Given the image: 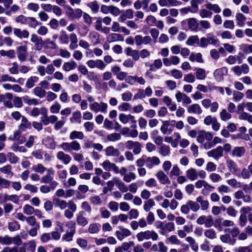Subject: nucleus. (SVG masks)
Masks as SVG:
<instances>
[{
	"label": "nucleus",
	"mask_w": 252,
	"mask_h": 252,
	"mask_svg": "<svg viewBox=\"0 0 252 252\" xmlns=\"http://www.w3.org/2000/svg\"><path fill=\"white\" fill-rule=\"evenodd\" d=\"M116 186L119 190L122 192H126L128 190L127 186L124 182L121 181L119 177L118 181L116 182Z\"/></svg>",
	"instance_id": "40"
},
{
	"label": "nucleus",
	"mask_w": 252,
	"mask_h": 252,
	"mask_svg": "<svg viewBox=\"0 0 252 252\" xmlns=\"http://www.w3.org/2000/svg\"><path fill=\"white\" fill-rule=\"evenodd\" d=\"M34 94L39 98H43L45 96L46 92L45 90L40 87H36L33 90Z\"/></svg>",
	"instance_id": "33"
},
{
	"label": "nucleus",
	"mask_w": 252,
	"mask_h": 252,
	"mask_svg": "<svg viewBox=\"0 0 252 252\" xmlns=\"http://www.w3.org/2000/svg\"><path fill=\"white\" fill-rule=\"evenodd\" d=\"M81 113L80 111H77L73 113L72 117L70 119V122L72 123H81Z\"/></svg>",
	"instance_id": "44"
},
{
	"label": "nucleus",
	"mask_w": 252,
	"mask_h": 252,
	"mask_svg": "<svg viewBox=\"0 0 252 252\" xmlns=\"http://www.w3.org/2000/svg\"><path fill=\"white\" fill-rule=\"evenodd\" d=\"M100 224L97 223H94L90 224L88 231L91 234L97 233L100 230Z\"/></svg>",
	"instance_id": "41"
},
{
	"label": "nucleus",
	"mask_w": 252,
	"mask_h": 252,
	"mask_svg": "<svg viewBox=\"0 0 252 252\" xmlns=\"http://www.w3.org/2000/svg\"><path fill=\"white\" fill-rule=\"evenodd\" d=\"M226 165L229 171L233 174H235L238 171L237 164L232 159L226 160Z\"/></svg>",
	"instance_id": "24"
},
{
	"label": "nucleus",
	"mask_w": 252,
	"mask_h": 252,
	"mask_svg": "<svg viewBox=\"0 0 252 252\" xmlns=\"http://www.w3.org/2000/svg\"><path fill=\"white\" fill-rule=\"evenodd\" d=\"M11 181L0 176V190L9 187Z\"/></svg>",
	"instance_id": "61"
},
{
	"label": "nucleus",
	"mask_w": 252,
	"mask_h": 252,
	"mask_svg": "<svg viewBox=\"0 0 252 252\" xmlns=\"http://www.w3.org/2000/svg\"><path fill=\"white\" fill-rule=\"evenodd\" d=\"M13 98V95L9 93H5V94H0V102H3L4 106L11 108L13 105L11 102V100Z\"/></svg>",
	"instance_id": "8"
},
{
	"label": "nucleus",
	"mask_w": 252,
	"mask_h": 252,
	"mask_svg": "<svg viewBox=\"0 0 252 252\" xmlns=\"http://www.w3.org/2000/svg\"><path fill=\"white\" fill-rule=\"evenodd\" d=\"M101 166L107 171H113L115 174L119 173L118 166L115 163L111 162L108 159L105 160L101 164Z\"/></svg>",
	"instance_id": "7"
},
{
	"label": "nucleus",
	"mask_w": 252,
	"mask_h": 252,
	"mask_svg": "<svg viewBox=\"0 0 252 252\" xmlns=\"http://www.w3.org/2000/svg\"><path fill=\"white\" fill-rule=\"evenodd\" d=\"M77 66V63L75 61H71L70 62H65L63 63V69L66 72H68L75 69Z\"/></svg>",
	"instance_id": "23"
},
{
	"label": "nucleus",
	"mask_w": 252,
	"mask_h": 252,
	"mask_svg": "<svg viewBox=\"0 0 252 252\" xmlns=\"http://www.w3.org/2000/svg\"><path fill=\"white\" fill-rule=\"evenodd\" d=\"M136 238L139 242L149 239H151L155 241L158 239V235L153 230H146L138 233L136 234Z\"/></svg>",
	"instance_id": "2"
},
{
	"label": "nucleus",
	"mask_w": 252,
	"mask_h": 252,
	"mask_svg": "<svg viewBox=\"0 0 252 252\" xmlns=\"http://www.w3.org/2000/svg\"><path fill=\"white\" fill-rule=\"evenodd\" d=\"M87 5L94 13H96L98 12L99 6L96 0L89 2Z\"/></svg>",
	"instance_id": "51"
},
{
	"label": "nucleus",
	"mask_w": 252,
	"mask_h": 252,
	"mask_svg": "<svg viewBox=\"0 0 252 252\" xmlns=\"http://www.w3.org/2000/svg\"><path fill=\"white\" fill-rule=\"evenodd\" d=\"M125 147L128 150H132L135 155H138L141 151V144L137 141L128 140L125 143Z\"/></svg>",
	"instance_id": "6"
},
{
	"label": "nucleus",
	"mask_w": 252,
	"mask_h": 252,
	"mask_svg": "<svg viewBox=\"0 0 252 252\" xmlns=\"http://www.w3.org/2000/svg\"><path fill=\"white\" fill-rule=\"evenodd\" d=\"M107 40L109 42H114L118 41H123L124 40L123 36L119 33H112L109 34L107 37Z\"/></svg>",
	"instance_id": "22"
},
{
	"label": "nucleus",
	"mask_w": 252,
	"mask_h": 252,
	"mask_svg": "<svg viewBox=\"0 0 252 252\" xmlns=\"http://www.w3.org/2000/svg\"><path fill=\"white\" fill-rule=\"evenodd\" d=\"M69 137L71 140H74L76 139L82 140L84 138V134L82 131L73 130L70 133Z\"/></svg>",
	"instance_id": "25"
},
{
	"label": "nucleus",
	"mask_w": 252,
	"mask_h": 252,
	"mask_svg": "<svg viewBox=\"0 0 252 252\" xmlns=\"http://www.w3.org/2000/svg\"><path fill=\"white\" fill-rule=\"evenodd\" d=\"M134 119V116L130 114L126 115L122 113L119 115V120L121 123L124 124H127L129 121H130L131 119Z\"/></svg>",
	"instance_id": "32"
},
{
	"label": "nucleus",
	"mask_w": 252,
	"mask_h": 252,
	"mask_svg": "<svg viewBox=\"0 0 252 252\" xmlns=\"http://www.w3.org/2000/svg\"><path fill=\"white\" fill-rule=\"evenodd\" d=\"M188 112L189 114H196L200 115L202 113V110L200 106L197 103L189 105L187 107Z\"/></svg>",
	"instance_id": "17"
},
{
	"label": "nucleus",
	"mask_w": 252,
	"mask_h": 252,
	"mask_svg": "<svg viewBox=\"0 0 252 252\" xmlns=\"http://www.w3.org/2000/svg\"><path fill=\"white\" fill-rule=\"evenodd\" d=\"M23 212L28 216H32L35 212V209L29 204H25L23 208Z\"/></svg>",
	"instance_id": "38"
},
{
	"label": "nucleus",
	"mask_w": 252,
	"mask_h": 252,
	"mask_svg": "<svg viewBox=\"0 0 252 252\" xmlns=\"http://www.w3.org/2000/svg\"><path fill=\"white\" fill-rule=\"evenodd\" d=\"M27 223L32 227H40L39 223L36 221V218L33 216L28 217L26 220Z\"/></svg>",
	"instance_id": "36"
},
{
	"label": "nucleus",
	"mask_w": 252,
	"mask_h": 252,
	"mask_svg": "<svg viewBox=\"0 0 252 252\" xmlns=\"http://www.w3.org/2000/svg\"><path fill=\"white\" fill-rule=\"evenodd\" d=\"M236 19L237 20V25L240 27H243L245 25V21L246 17L242 13H237L236 15Z\"/></svg>",
	"instance_id": "37"
},
{
	"label": "nucleus",
	"mask_w": 252,
	"mask_h": 252,
	"mask_svg": "<svg viewBox=\"0 0 252 252\" xmlns=\"http://www.w3.org/2000/svg\"><path fill=\"white\" fill-rule=\"evenodd\" d=\"M199 25H200V27H199V31H205L210 29L211 27L210 23L207 20H200L199 22Z\"/></svg>",
	"instance_id": "45"
},
{
	"label": "nucleus",
	"mask_w": 252,
	"mask_h": 252,
	"mask_svg": "<svg viewBox=\"0 0 252 252\" xmlns=\"http://www.w3.org/2000/svg\"><path fill=\"white\" fill-rule=\"evenodd\" d=\"M231 113L228 112L225 109H223L220 113V118L223 121H226L230 120L232 116Z\"/></svg>",
	"instance_id": "50"
},
{
	"label": "nucleus",
	"mask_w": 252,
	"mask_h": 252,
	"mask_svg": "<svg viewBox=\"0 0 252 252\" xmlns=\"http://www.w3.org/2000/svg\"><path fill=\"white\" fill-rule=\"evenodd\" d=\"M46 172L47 174L45 175H43L41 178V183L49 184L54 179L55 170L53 169V168H48Z\"/></svg>",
	"instance_id": "11"
},
{
	"label": "nucleus",
	"mask_w": 252,
	"mask_h": 252,
	"mask_svg": "<svg viewBox=\"0 0 252 252\" xmlns=\"http://www.w3.org/2000/svg\"><path fill=\"white\" fill-rule=\"evenodd\" d=\"M196 202L200 204L201 208L202 210H206L209 207V203L207 200H203L202 196H198L196 199Z\"/></svg>",
	"instance_id": "28"
},
{
	"label": "nucleus",
	"mask_w": 252,
	"mask_h": 252,
	"mask_svg": "<svg viewBox=\"0 0 252 252\" xmlns=\"http://www.w3.org/2000/svg\"><path fill=\"white\" fill-rule=\"evenodd\" d=\"M156 176L161 184L170 183L168 177L162 171H158L156 174Z\"/></svg>",
	"instance_id": "20"
},
{
	"label": "nucleus",
	"mask_w": 252,
	"mask_h": 252,
	"mask_svg": "<svg viewBox=\"0 0 252 252\" xmlns=\"http://www.w3.org/2000/svg\"><path fill=\"white\" fill-rule=\"evenodd\" d=\"M89 37L91 41L94 42V45L97 44L99 43V34L97 32H91L89 33Z\"/></svg>",
	"instance_id": "52"
},
{
	"label": "nucleus",
	"mask_w": 252,
	"mask_h": 252,
	"mask_svg": "<svg viewBox=\"0 0 252 252\" xmlns=\"http://www.w3.org/2000/svg\"><path fill=\"white\" fill-rule=\"evenodd\" d=\"M8 228L10 231H14L20 228V225L18 221L15 220L8 223Z\"/></svg>",
	"instance_id": "64"
},
{
	"label": "nucleus",
	"mask_w": 252,
	"mask_h": 252,
	"mask_svg": "<svg viewBox=\"0 0 252 252\" xmlns=\"http://www.w3.org/2000/svg\"><path fill=\"white\" fill-rule=\"evenodd\" d=\"M61 108V104L57 101L54 102V103L50 107V111L52 114L58 113Z\"/></svg>",
	"instance_id": "63"
},
{
	"label": "nucleus",
	"mask_w": 252,
	"mask_h": 252,
	"mask_svg": "<svg viewBox=\"0 0 252 252\" xmlns=\"http://www.w3.org/2000/svg\"><path fill=\"white\" fill-rule=\"evenodd\" d=\"M228 69L226 67L217 69L214 72V76L215 79L218 81H220L223 79L224 75L227 73Z\"/></svg>",
	"instance_id": "14"
},
{
	"label": "nucleus",
	"mask_w": 252,
	"mask_h": 252,
	"mask_svg": "<svg viewBox=\"0 0 252 252\" xmlns=\"http://www.w3.org/2000/svg\"><path fill=\"white\" fill-rule=\"evenodd\" d=\"M160 163L159 158L156 156H146V167L149 169H152L154 166H158Z\"/></svg>",
	"instance_id": "12"
},
{
	"label": "nucleus",
	"mask_w": 252,
	"mask_h": 252,
	"mask_svg": "<svg viewBox=\"0 0 252 252\" xmlns=\"http://www.w3.org/2000/svg\"><path fill=\"white\" fill-rule=\"evenodd\" d=\"M136 175L135 173L130 172L127 173L123 177V181L126 183H130L131 181L135 180Z\"/></svg>",
	"instance_id": "54"
},
{
	"label": "nucleus",
	"mask_w": 252,
	"mask_h": 252,
	"mask_svg": "<svg viewBox=\"0 0 252 252\" xmlns=\"http://www.w3.org/2000/svg\"><path fill=\"white\" fill-rule=\"evenodd\" d=\"M155 205V202L153 199H149L145 202L143 209L146 212H149Z\"/></svg>",
	"instance_id": "56"
},
{
	"label": "nucleus",
	"mask_w": 252,
	"mask_h": 252,
	"mask_svg": "<svg viewBox=\"0 0 252 252\" xmlns=\"http://www.w3.org/2000/svg\"><path fill=\"white\" fill-rule=\"evenodd\" d=\"M60 148L66 152L72 151H79L81 147L80 143L76 140H72L71 142H63L60 145Z\"/></svg>",
	"instance_id": "3"
},
{
	"label": "nucleus",
	"mask_w": 252,
	"mask_h": 252,
	"mask_svg": "<svg viewBox=\"0 0 252 252\" xmlns=\"http://www.w3.org/2000/svg\"><path fill=\"white\" fill-rule=\"evenodd\" d=\"M199 39L197 35H191L187 39L186 44L189 46H194L195 44L198 46Z\"/></svg>",
	"instance_id": "26"
},
{
	"label": "nucleus",
	"mask_w": 252,
	"mask_h": 252,
	"mask_svg": "<svg viewBox=\"0 0 252 252\" xmlns=\"http://www.w3.org/2000/svg\"><path fill=\"white\" fill-rule=\"evenodd\" d=\"M206 71L203 68H198L196 72V78L198 80H204L206 77Z\"/></svg>",
	"instance_id": "59"
},
{
	"label": "nucleus",
	"mask_w": 252,
	"mask_h": 252,
	"mask_svg": "<svg viewBox=\"0 0 252 252\" xmlns=\"http://www.w3.org/2000/svg\"><path fill=\"white\" fill-rule=\"evenodd\" d=\"M207 155L209 157H212L215 159L218 160L223 156V148L221 146H218L207 152Z\"/></svg>",
	"instance_id": "9"
},
{
	"label": "nucleus",
	"mask_w": 252,
	"mask_h": 252,
	"mask_svg": "<svg viewBox=\"0 0 252 252\" xmlns=\"http://www.w3.org/2000/svg\"><path fill=\"white\" fill-rule=\"evenodd\" d=\"M245 152L244 147H235L231 152V156L233 157L241 158L244 155Z\"/></svg>",
	"instance_id": "21"
},
{
	"label": "nucleus",
	"mask_w": 252,
	"mask_h": 252,
	"mask_svg": "<svg viewBox=\"0 0 252 252\" xmlns=\"http://www.w3.org/2000/svg\"><path fill=\"white\" fill-rule=\"evenodd\" d=\"M38 81V77L36 76H32L27 79L26 83V87L28 89L32 88L34 84Z\"/></svg>",
	"instance_id": "43"
},
{
	"label": "nucleus",
	"mask_w": 252,
	"mask_h": 252,
	"mask_svg": "<svg viewBox=\"0 0 252 252\" xmlns=\"http://www.w3.org/2000/svg\"><path fill=\"white\" fill-rule=\"evenodd\" d=\"M89 107L90 110L95 113L100 112L105 114L107 112L108 104L102 101L99 103L94 102L93 103H90Z\"/></svg>",
	"instance_id": "4"
},
{
	"label": "nucleus",
	"mask_w": 252,
	"mask_h": 252,
	"mask_svg": "<svg viewBox=\"0 0 252 252\" xmlns=\"http://www.w3.org/2000/svg\"><path fill=\"white\" fill-rule=\"evenodd\" d=\"M206 7L210 10H212L214 12L218 13L221 11V9L217 4H212L210 2L206 5Z\"/></svg>",
	"instance_id": "58"
},
{
	"label": "nucleus",
	"mask_w": 252,
	"mask_h": 252,
	"mask_svg": "<svg viewBox=\"0 0 252 252\" xmlns=\"http://www.w3.org/2000/svg\"><path fill=\"white\" fill-rule=\"evenodd\" d=\"M170 152V147L167 145H163L159 148V154L164 157L169 155Z\"/></svg>",
	"instance_id": "62"
},
{
	"label": "nucleus",
	"mask_w": 252,
	"mask_h": 252,
	"mask_svg": "<svg viewBox=\"0 0 252 252\" xmlns=\"http://www.w3.org/2000/svg\"><path fill=\"white\" fill-rule=\"evenodd\" d=\"M76 221H77L78 224H79L81 226H85L88 223V221L87 219L85 217H84L81 214V213H80L77 216Z\"/></svg>",
	"instance_id": "48"
},
{
	"label": "nucleus",
	"mask_w": 252,
	"mask_h": 252,
	"mask_svg": "<svg viewBox=\"0 0 252 252\" xmlns=\"http://www.w3.org/2000/svg\"><path fill=\"white\" fill-rule=\"evenodd\" d=\"M43 144L49 149L54 150L56 148V143L54 139L51 137L47 136L43 140Z\"/></svg>",
	"instance_id": "18"
},
{
	"label": "nucleus",
	"mask_w": 252,
	"mask_h": 252,
	"mask_svg": "<svg viewBox=\"0 0 252 252\" xmlns=\"http://www.w3.org/2000/svg\"><path fill=\"white\" fill-rule=\"evenodd\" d=\"M162 65V63L160 59L155 60L154 63L149 65V70L155 72L160 68Z\"/></svg>",
	"instance_id": "29"
},
{
	"label": "nucleus",
	"mask_w": 252,
	"mask_h": 252,
	"mask_svg": "<svg viewBox=\"0 0 252 252\" xmlns=\"http://www.w3.org/2000/svg\"><path fill=\"white\" fill-rule=\"evenodd\" d=\"M175 98L178 102L182 101L183 104H189L191 102V100L189 96L180 91H178L175 94Z\"/></svg>",
	"instance_id": "13"
},
{
	"label": "nucleus",
	"mask_w": 252,
	"mask_h": 252,
	"mask_svg": "<svg viewBox=\"0 0 252 252\" xmlns=\"http://www.w3.org/2000/svg\"><path fill=\"white\" fill-rule=\"evenodd\" d=\"M188 205L189 206V208L193 212H196L200 209V205L197 202H194L192 200H188L187 201Z\"/></svg>",
	"instance_id": "57"
},
{
	"label": "nucleus",
	"mask_w": 252,
	"mask_h": 252,
	"mask_svg": "<svg viewBox=\"0 0 252 252\" xmlns=\"http://www.w3.org/2000/svg\"><path fill=\"white\" fill-rule=\"evenodd\" d=\"M75 232L76 230L74 229L70 230V231H66V233L63 235L62 239L66 242L71 241Z\"/></svg>",
	"instance_id": "55"
},
{
	"label": "nucleus",
	"mask_w": 252,
	"mask_h": 252,
	"mask_svg": "<svg viewBox=\"0 0 252 252\" xmlns=\"http://www.w3.org/2000/svg\"><path fill=\"white\" fill-rule=\"evenodd\" d=\"M106 139L109 141L115 142L120 140L121 136L120 134L114 132L107 135Z\"/></svg>",
	"instance_id": "53"
},
{
	"label": "nucleus",
	"mask_w": 252,
	"mask_h": 252,
	"mask_svg": "<svg viewBox=\"0 0 252 252\" xmlns=\"http://www.w3.org/2000/svg\"><path fill=\"white\" fill-rule=\"evenodd\" d=\"M32 170L36 173L42 174L47 169L41 163H38L32 167Z\"/></svg>",
	"instance_id": "42"
},
{
	"label": "nucleus",
	"mask_w": 252,
	"mask_h": 252,
	"mask_svg": "<svg viewBox=\"0 0 252 252\" xmlns=\"http://www.w3.org/2000/svg\"><path fill=\"white\" fill-rule=\"evenodd\" d=\"M15 22L23 25H28L30 28L35 29L38 25H41V23L38 22L35 18L33 17H27L23 15H20L16 17Z\"/></svg>",
	"instance_id": "1"
},
{
	"label": "nucleus",
	"mask_w": 252,
	"mask_h": 252,
	"mask_svg": "<svg viewBox=\"0 0 252 252\" xmlns=\"http://www.w3.org/2000/svg\"><path fill=\"white\" fill-rule=\"evenodd\" d=\"M53 201L55 205L59 207L61 210L65 209L67 207V203L65 200L56 198L54 199Z\"/></svg>",
	"instance_id": "31"
},
{
	"label": "nucleus",
	"mask_w": 252,
	"mask_h": 252,
	"mask_svg": "<svg viewBox=\"0 0 252 252\" xmlns=\"http://www.w3.org/2000/svg\"><path fill=\"white\" fill-rule=\"evenodd\" d=\"M0 55L2 57H7L10 59H13L15 57V52L14 50H9L8 51L1 50H0Z\"/></svg>",
	"instance_id": "47"
},
{
	"label": "nucleus",
	"mask_w": 252,
	"mask_h": 252,
	"mask_svg": "<svg viewBox=\"0 0 252 252\" xmlns=\"http://www.w3.org/2000/svg\"><path fill=\"white\" fill-rule=\"evenodd\" d=\"M14 34L20 39L28 38L29 36L30 33L29 31L26 29L22 30L19 28H15L13 29Z\"/></svg>",
	"instance_id": "15"
},
{
	"label": "nucleus",
	"mask_w": 252,
	"mask_h": 252,
	"mask_svg": "<svg viewBox=\"0 0 252 252\" xmlns=\"http://www.w3.org/2000/svg\"><path fill=\"white\" fill-rule=\"evenodd\" d=\"M187 23L189 29L193 32L199 31V23L195 18H189L185 20Z\"/></svg>",
	"instance_id": "10"
},
{
	"label": "nucleus",
	"mask_w": 252,
	"mask_h": 252,
	"mask_svg": "<svg viewBox=\"0 0 252 252\" xmlns=\"http://www.w3.org/2000/svg\"><path fill=\"white\" fill-rule=\"evenodd\" d=\"M16 51L19 61L21 62H25L29 55L27 46L20 45L17 47Z\"/></svg>",
	"instance_id": "5"
},
{
	"label": "nucleus",
	"mask_w": 252,
	"mask_h": 252,
	"mask_svg": "<svg viewBox=\"0 0 252 252\" xmlns=\"http://www.w3.org/2000/svg\"><path fill=\"white\" fill-rule=\"evenodd\" d=\"M120 151L113 146H109L105 149V154L107 156L118 157L120 155Z\"/></svg>",
	"instance_id": "19"
},
{
	"label": "nucleus",
	"mask_w": 252,
	"mask_h": 252,
	"mask_svg": "<svg viewBox=\"0 0 252 252\" xmlns=\"http://www.w3.org/2000/svg\"><path fill=\"white\" fill-rule=\"evenodd\" d=\"M30 40L34 44L36 47L38 46L42 42L41 37L35 33H33L31 35Z\"/></svg>",
	"instance_id": "49"
},
{
	"label": "nucleus",
	"mask_w": 252,
	"mask_h": 252,
	"mask_svg": "<svg viewBox=\"0 0 252 252\" xmlns=\"http://www.w3.org/2000/svg\"><path fill=\"white\" fill-rule=\"evenodd\" d=\"M0 172L6 174L7 177H12L14 175L12 172V167L10 165H6L0 168Z\"/></svg>",
	"instance_id": "30"
},
{
	"label": "nucleus",
	"mask_w": 252,
	"mask_h": 252,
	"mask_svg": "<svg viewBox=\"0 0 252 252\" xmlns=\"http://www.w3.org/2000/svg\"><path fill=\"white\" fill-rule=\"evenodd\" d=\"M57 158L61 160L64 164H68L71 160V157L69 155L65 154L63 151H59L57 153Z\"/></svg>",
	"instance_id": "16"
},
{
	"label": "nucleus",
	"mask_w": 252,
	"mask_h": 252,
	"mask_svg": "<svg viewBox=\"0 0 252 252\" xmlns=\"http://www.w3.org/2000/svg\"><path fill=\"white\" fill-rule=\"evenodd\" d=\"M186 175L190 181L197 179V171L193 168H190L186 171Z\"/></svg>",
	"instance_id": "27"
},
{
	"label": "nucleus",
	"mask_w": 252,
	"mask_h": 252,
	"mask_svg": "<svg viewBox=\"0 0 252 252\" xmlns=\"http://www.w3.org/2000/svg\"><path fill=\"white\" fill-rule=\"evenodd\" d=\"M207 39L209 44L217 46L219 43V40L212 33H209L207 34Z\"/></svg>",
	"instance_id": "35"
},
{
	"label": "nucleus",
	"mask_w": 252,
	"mask_h": 252,
	"mask_svg": "<svg viewBox=\"0 0 252 252\" xmlns=\"http://www.w3.org/2000/svg\"><path fill=\"white\" fill-rule=\"evenodd\" d=\"M189 60L191 62L196 61L198 63H202L203 61L202 55L200 53L197 54L191 53L189 56Z\"/></svg>",
	"instance_id": "46"
},
{
	"label": "nucleus",
	"mask_w": 252,
	"mask_h": 252,
	"mask_svg": "<svg viewBox=\"0 0 252 252\" xmlns=\"http://www.w3.org/2000/svg\"><path fill=\"white\" fill-rule=\"evenodd\" d=\"M5 82H11L15 83L16 82V80L15 79L14 77L11 76L7 74H3L1 76L0 78V83Z\"/></svg>",
	"instance_id": "60"
},
{
	"label": "nucleus",
	"mask_w": 252,
	"mask_h": 252,
	"mask_svg": "<svg viewBox=\"0 0 252 252\" xmlns=\"http://www.w3.org/2000/svg\"><path fill=\"white\" fill-rule=\"evenodd\" d=\"M31 126V123L24 116L22 117L21 123L19 126V128L23 131H25L26 129L30 128Z\"/></svg>",
	"instance_id": "34"
},
{
	"label": "nucleus",
	"mask_w": 252,
	"mask_h": 252,
	"mask_svg": "<svg viewBox=\"0 0 252 252\" xmlns=\"http://www.w3.org/2000/svg\"><path fill=\"white\" fill-rule=\"evenodd\" d=\"M23 100L25 103L29 105H37L38 104V101L36 98H30L28 95L23 96Z\"/></svg>",
	"instance_id": "39"
}]
</instances>
